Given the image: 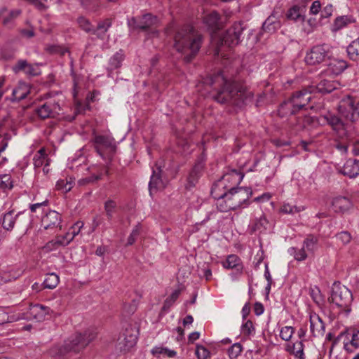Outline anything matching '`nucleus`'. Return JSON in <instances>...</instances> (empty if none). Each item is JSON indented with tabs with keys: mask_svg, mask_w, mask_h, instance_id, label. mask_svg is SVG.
Instances as JSON below:
<instances>
[{
	"mask_svg": "<svg viewBox=\"0 0 359 359\" xmlns=\"http://www.w3.org/2000/svg\"><path fill=\"white\" fill-rule=\"evenodd\" d=\"M226 18L222 16L217 11H213L206 13L203 17V22L212 32L220 30L224 26Z\"/></svg>",
	"mask_w": 359,
	"mask_h": 359,
	"instance_id": "obj_13",
	"label": "nucleus"
},
{
	"mask_svg": "<svg viewBox=\"0 0 359 359\" xmlns=\"http://www.w3.org/2000/svg\"><path fill=\"white\" fill-rule=\"evenodd\" d=\"M61 107L58 101L50 100L35 109L36 114L41 119L55 118L60 114Z\"/></svg>",
	"mask_w": 359,
	"mask_h": 359,
	"instance_id": "obj_12",
	"label": "nucleus"
},
{
	"mask_svg": "<svg viewBox=\"0 0 359 359\" xmlns=\"http://www.w3.org/2000/svg\"><path fill=\"white\" fill-rule=\"evenodd\" d=\"M30 93V87L25 83H19L18 87L13 90L12 102H20L25 99Z\"/></svg>",
	"mask_w": 359,
	"mask_h": 359,
	"instance_id": "obj_24",
	"label": "nucleus"
},
{
	"mask_svg": "<svg viewBox=\"0 0 359 359\" xmlns=\"http://www.w3.org/2000/svg\"><path fill=\"white\" fill-rule=\"evenodd\" d=\"M268 224V221L265 218V217H261L259 219H256L255 222L251 224L250 231L252 233H255L257 231L262 232L263 231L266 229V225Z\"/></svg>",
	"mask_w": 359,
	"mask_h": 359,
	"instance_id": "obj_39",
	"label": "nucleus"
},
{
	"mask_svg": "<svg viewBox=\"0 0 359 359\" xmlns=\"http://www.w3.org/2000/svg\"><path fill=\"white\" fill-rule=\"evenodd\" d=\"M245 29L243 22H235L229 27L222 38V44L229 47L238 45L242 41V34Z\"/></svg>",
	"mask_w": 359,
	"mask_h": 359,
	"instance_id": "obj_10",
	"label": "nucleus"
},
{
	"mask_svg": "<svg viewBox=\"0 0 359 359\" xmlns=\"http://www.w3.org/2000/svg\"><path fill=\"white\" fill-rule=\"evenodd\" d=\"M175 32L174 48L184 55V61L190 62L198 53L203 43V35L191 25H184L175 27V22H172L165 28V32L169 34Z\"/></svg>",
	"mask_w": 359,
	"mask_h": 359,
	"instance_id": "obj_2",
	"label": "nucleus"
},
{
	"mask_svg": "<svg viewBox=\"0 0 359 359\" xmlns=\"http://www.w3.org/2000/svg\"><path fill=\"white\" fill-rule=\"evenodd\" d=\"M205 82L212 86L215 92L212 98L218 103L241 107L252 99L253 94L245 85L228 79L223 72L211 76Z\"/></svg>",
	"mask_w": 359,
	"mask_h": 359,
	"instance_id": "obj_1",
	"label": "nucleus"
},
{
	"mask_svg": "<svg viewBox=\"0 0 359 359\" xmlns=\"http://www.w3.org/2000/svg\"><path fill=\"white\" fill-rule=\"evenodd\" d=\"M83 222L81 221H78L70 228L68 232H69L72 237L74 238L80 233L81 229L83 228Z\"/></svg>",
	"mask_w": 359,
	"mask_h": 359,
	"instance_id": "obj_55",
	"label": "nucleus"
},
{
	"mask_svg": "<svg viewBox=\"0 0 359 359\" xmlns=\"http://www.w3.org/2000/svg\"><path fill=\"white\" fill-rule=\"evenodd\" d=\"M57 241V238H55L54 240L48 242L43 247L44 250H46L48 252H50L57 249L59 247H60V245H59V243Z\"/></svg>",
	"mask_w": 359,
	"mask_h": 359,
	"instance_id": "obj_60",
	"label": "nucleus"
},
{
	"mask_svg": "<svg viewBox=\"0 0 359 359\" xmlns=\"http://www.w3.org/2000/svg\"><path fill=\"white\" fill-rule=\"evenodd\" d=\"M196 355L198 359H208L210 358V351L203 346L197 345Z\"/></svg>",
	"mask_w": 359,
	"mask_h": 359,
	"instance_id": "obj_53",
	"label": "nucleus"
},
{
	"mask_svg": "<svg viewBox=\"0 0 359 359\" xmlns=\"http://www.w3.org/2000/svg\"><path fill=\"white\" fill-rule=\"evenodd\" d=\"M252 194V191L248 187H233L224 192V196L228 198L233 209L241 208L247 202Z\"/></svg>",
	"mask_w": 359,
	"mask_h": 359,
	"instance_id": "obj_8",
	"label": "nucleus"
},
{
	"mask_svg": "<svg viewBox=\"0 0 359 359\" xmlns=\"http://www.w3.org/2000/svg\"><path fill=\"white\" fill-rule=\"evenodd\" d=\"M76 22L79 27L86 33H92L93 30V25L90 20L83 16L77 18Z\"/></svg>",
	"mask_w": 359,
	"mask_h": 359,
	"instance_id": "obj_44",
	"label": "nucleus"
},
{
	"mask_svg": "<svg viewBox=\"0 0 359 359\" xmlns=\"http://www.w3.org/2000/svg\"><path fill=\"white\" fill-rule=\"evenodd\" d=\"M304 210V208L303 206H296V205H292L289 203L284 204L280 209V211L283 213L286 214H294L296 212H299Z\"/></svg>",
	"mask_w": 359,
	"mask_h": 359,
	"instance_id": "obj_48",
	"label": "nucleus"
},
{
	"mask_svg": "<svg viewBox=\"0 0 359 359\" xmlns=\"http://www.w3.org/2000/svg\"><path fill=\"white\" fill-rule=\"evenodd\" d=\"M130 23L135 29L146 31L158 27L160 21L156 15L151 13H146L140 17L133 18Z\"/></svg>",
	"mask_w": 359,
	"mask_h": 359,
	"instance_id": "obj_11",
	"label": "nucleus"
},
{
	"mask_svg": "<svg viewBox=\"0 0 359 359\" xmlns=\"http://www.w3.org/2000/svg\"><path fill=\"white\" fill-rule=\"evenodd\" d=\"M346 51L351 60H359V37L348 46Z\"/></svg>",
	"mask_w": 359,
	"mask_h": 359,
	"instance_id": "obj_36",
	"label": "nucleus"
},
{
	"mask_svg": "<svg viewBox=\"0 0 359 359\" xmlns=\"http://www.w3.org/2000/svg\"><path fill=\"white\" fill-rule=\"evenodd\" d=\"M51 309L42 304H31L27 313V318L34 319L36 321H42L45 319L46 315L50 313Z\"/></svg>",
	"mask_w": 359,
	"mask_h": 359,
	"instance_id": "obj_19",
	"label": "nucleus"
},
{
	"mask_svg": "<svg viewBox=\"0 0 359 359\" xmlns=\"http://www.w3.org/2000/svg\"><path fill=\"white\" fill-rule=\"evenodd\" d=\"M293 355L298 359H305L304 348V346L302 341H297L292 346Z\"/></svg>",
	"mask_w": 359,
	"mask_h": 359,
	"instance_id": "obj_45",
	"label": "nucleus"
},
{
	"mask_svg": "<svg viewBox=\"0 0 359 359\" xmlns=\"http://www.w3.org/2000/svg\"><path fill=\"white\" fill-rule=\"evenodd\" d=\"M203 170V165L201 163L196 164L194 167L191 170L188 178H187V184L186 187L187 189H191L196 184L198 181V179L201 176V172Z\"/></svg>",
	"mask_w": 359,
	"mask_h": 359,
	"instance_id": "obj_26",
	"label": "nucleus"
},
{
	"mask_svg": "<svg viewBox=\"0 0 359 359\" xmlns=\"http://www.w3.org/2000/svg\"><path fill=\"white\" fill-rule=\"evenodd\" d=\"M302 9L297 6L292 7L287 12V18L294 22H304L305 16L302 15Z\"/></svg>",
	"mask_w": 359,
	"mask_h": 359,
	"instance_id": "obj_37",
	"label": "nucleus"
},
{
	"mask_svg": "<svg viewBox=\"0 0 359 359\" xmlns=\"http://www.w3.org/2000/svg\"><path fill=\"white\" fill-rule=\"evenodd\" d=\"M337 238L341 241L344 244H347L351 239V236L348 231H341L337 234Z\"/></svg>",
	"mask_w": 359,
	"mask_h": 359,
	"instance_id": "obj_58",
	"label": "nucleus"
},
{
	"mask_svg": "<svg viewBox=\"0 0 359 359\" xmlns=\"http://www.w3.org/2000/svg\"><path fill=\"white\" fill-rule=\"evenodd\" d=\"M334 147L341 153H346L348 149V143L346 140L341 142H336L334 144Z\"/></svg>",
	"mask_w": 359,
	"mask_h": 359,
	"instance_id": "obj_63",
	"label": "nucleus"
},
{
	"mask_svg": "<svg viewBox=\"0 0 359 359\" xmlns=\"http://www.w3.org/2000/svg\"><path fill=\"white\" fill-rule=\"evenodd\" d=\"M123 311L127 315H131L135 313L137 309V303L135 300H133L130 303L124 304L123 307Z\"/></svg>",
	"mask_w": 359,
	"mask_h": 359,
	"instance_id": "obj_56",
	"label": "nucleus"
},
{
	"mask_svg": "<svg viewBox=\"0 0 359 359\" xmlns=\"http://www.w3.org/2000/svg\"><path fill=\"white\" fill-rule=\"evenodd\" d=\"M318 239L313 235H309L304 240L302 246L306 250L308 255H313L315 251L318 249Z\"/></svg>",
	"mask_w": 359,
	"mask_h": 359,
	"instance_id": "obj_30",
	"label": "nucleus"
},
{
	"mask_svg": "<svg viewBox=\"0 0 359 359\" xmlns=\"http://www.w3.org/2000/svg\"><path fill=\"white\" fill-rule=\"evenodd\" d=\"M59 276L55 273H48L43 281V286L46 289H54L59 284Z\"/></svg>",
	"mask_w": 359,
	"mask_h": 359,
	"instance_id": "obj_40",
	"label": "nucleus"
},
{
	"mask_svg": "<svg viewBox=\"0 0 359 359\" xmlns=\"http://www.w3.org/2000/svg\"><path fill=\"white\" fill-rule=\"evenodd\" d=\"M339 173L353 179L359 176V159L349 158L342 167L337 168Z\"/></svg>",
	"mask_w": 359,
	"mask_h": 359,
	"instance_id": "obj_17",
	"label": "nucleus"
},
{
	"mask_svg": "<svg viewBox=\"0 0 359 359\" xmlns=\"http://www.w3.org/2000/svg\"><path fill=\"white\" fill-rule=\"evenodd\" d=\"M222 266L225 269L235 270V272L231 274L233 280H236L243 273V264L240 258L235 255H229L226 259L222 262Z\"/></svg>",
	"mask_w": 359,
	"mask_h": 359,
	"instance_id": "obj_18",
	"label": "nucleus"
},
{
	"mask_svg": "<svg viewBox=\"0 0 359 359\" xmlns=\"http://www.w3.org/2000/svg\"><path fill=\"white\" fill-rule=\"evenodd\" d=\"M241 332L245 336H250L255 332V327L251 320H248L241 327Z\"/></svg>",
	"mask_w": 359,
	"mask_h": 359,
	"instance_id": "obj_52",
	"label": "nucleus"
},
{
	"mask_svg": "<svg viewBox=\"0 0 359 359\" xmlns=\"http://www.w3.org/2000/svg\"><path fill=\"white\" fill-rule=\"evenodd\" d=\"M330 53V47L328 44L316 45L307 51L304 61L309 65H316L329 59Z\"/></svg>",
	"mask_w": 359,
	"mask_h": 359,
	"instance_id": "obj_5",
	"label": "nucleus"
},
{
	"mask_svg": "<svg viewBox=\"0 0 359 359\" xmlns=\"http://www.w3.org/2000/svg\"><path fill=\"white\" fill-rule=\"evenodd\" d=\"M13 186V181L10 175L5 174L0 176V189L3 190L11 189Z\"/></svg>",
	"mask_w": 359,
	"mask_h": 359,
	"instance_id": "obj_47",
	"label": "nucleus"
},
{
	"mask_svg": "<svg viewBox=\"0 0 359 359\" xmlns=\"http://www.w3.org/2000/svg\"><path fill=\"white\" fill-rule=\"evenodd\" d=\"M117 204L116 203L111 199L105 201L104 205V208L106 212V215L109 220H111L113 217L114 213L116 209Z\"/></svg>",
	"mask_w": 359,
	"mask_h": 359,
	"instance_id": "obj_43",
	"label": "nucleus"
},
{
	"mask_svg": "<svg viewBox=\"0 0 359 359\" xmlns=\"http://www.w3.org/2000/svg\"><path fill=\"white\" fill-rule=\"evenodd\" d=\"M57 239V243L60 246H66L74 238L72 237L69 232L66 233L65 235L58 236L56 237Z\"/></svg>",
	"mask_w": 359,
	"mask_h": 359,
	"instance_id": "obj_54",
	"label": "nucleus"
},
{
	"mask_svg": "<svg viewBox=\"0 0 359 359\" xmlns=\"http://www.w3.org/2000/svg\"><path fill=\"white\" fill-rule=\"evenodd\" d=\"M332 207L337 212H344L353 205L351 200L345 196H337L332 200Z\"/></svg>",
	"mask_w": 359,
	"mask_h": 359,
	"instance_id": "obj_22",
	"label": "nucleus"
},
{
	"mask_svg": "<svg viewBox=\"0 0 359 359\" xmlns=\"http://www.w3.org/2000/svg\"><path fill=\"white\" fill-rule=\"evenodd\" d=\"M162 169L161 165L156 163L155 168H152V175L149 183V190L151 195L153 192L157 191L165 187V184L161 178Z\"/></svg>",
	"mask_w": 359,
	"mask_h": 359,
	"instance_id": "obj_16",
	"label": "nucleus"
},
{
	"mask_svg": "<svg viewBox=\"0 0 359 359\" xmlns=\"http://www.w3.org/2000/svg\"><path fill=\"white\" fill-rule=\"evenodd\" d=\"M137 331L133 328H126L121 333L116 343V350L121 353H126L135 346L137 340Z\"/></svg>",
	"mask_w": 359,
	"mask_h": 359,
	"instance_id": "obj_9",
	"label": "nucleus"
},
{
	"mask_svg": "<svg viewBox=\"0 0 359 359\" xmlns=\"http://www.w3.org/2000/svg\"><path fill=\"white\" fill-rule=\"evenodd\" d=\"M217 208L222 212H226L229 210H234L233 206L231 205L230 201L224 196V193L217 197L216 203Z\"/></svg>",
	"mask_w": 359,
	"mask_h": 359,
	"instance_id": "obj_35",
	"label": "nucleus"
},
{
	"mask_svg": "<svg viewBox=\"0 0 359 359\" xmlns=\"http://www.w3.org/2000/svg\"><path fill=\"white\" fill-rule=\"evenodd\" d=\"M329 300L339 308L346 309L351 304L353 296L345 285L334 284Z\"/></svg>",
	"mask_w": 359,
	"mask_h": 359,
	"instance_id": "obj_6",
	"label": "nucleus"
},
{
	"mask_svg": "<svg viewBox=\"0 0 359 359\" xmlns=\"http://www.w3.org/2000/svg\"><path fill=\"white\" fill-rule=\"evenodd\" d=\"M111 20L107 18L102 21L99 22L97 27L95 29L93 28V30L92 31L91 34L96 35L98 39L103 40L104 39L106 33L107 32L108 29L111 27Z\"/></svg>",
	"mask_w": 359,
	"mask_h": 359,
	"instance_id": "obj_27",
	"label": "nucleus"
},
{
	"mask_svg": "<svg viewBox=\"0 0 359 359\" xmlns=\"http://www.w3.org/2000/svg\"><path fill=\"white\" fill-rule=\"evenodd\" d=\"M46 154L43 150L41 149L34 157V165L36 168H41L44 165L45 163H48V160L46 158Z\"/></svg>",
	"mask_w": 359,
	"mask_h": 359,
	"instance_id": "obj_46",
	"label": "nucleus"
},
{
	"mask_svg": "<svg viewBox=\"0 0 359 359\" xmlns=\"http://www.w3.org/2000/svg\"><path fill=\"white\" fill-rule=\"evenodd\" d=\"M123 60V50H120L119 51L116 52L112 57H110L107 67L108 72H111L113 70L119 68L121 66Z\"/></svg>",
	"mask_w": 359,
	"mask_h": 359,
	"instance_id": "obj_29",
	"label": "nucleus"
},
{
	"mask_svg": "<svg viewBox=\"0 0 359 359\" xmlns=\"http://www.w3.org/2000/svg\"><path fill=\"white\" fill-rule=\"evenodd\" d=\"M299 111L295 107L292 102L288 98L283 102L278 108V112L280 117H286L290 115H294Z\"/></svg>",
	"mask_w": 359,
	"mask_h": 359,
	"instance_id": "obj_25",
	"label": "nucleus"
},
{
	"mask_svg": "<svg viewBox=\"0 0 359 359\" xmlns=\"http://www.w3.org/2000/svg\"><path fill=\"white\" fill-rule=\"evenodd\" d=\"M339 83L329 80H322L316 86H310L313 92L317 91L320 93H330L337 88Z\"/></svg>",
	"mask_w": 359,
	"mask_h": 359,
	"instance_id": "obj_23",
	"label": "nucleus"
},
{
	"mask_svg": "<svg viewBox=\"0 0 359 359\" xmlns=\"http://www.w3.org/2000/svg\"><path fill=\"white\" fill-rule=\"evenodd\" d=\"M310 330L315 337L323 336L325 331V323L318 316H310Z\"/></svg>",
	"mask_w": 359,
	"mask_h": 359,
	"instance_id": "obj_21",
	"label": "nucleus"
},
{
	"mask_svg": "<svg viewBox=\"0 0 359 359\" xmlns=\"http://www.w3.org/2000/svg\"><path fill=\"white\" fill-rule=\"evenodd\" d=\"M312 93L313 91L310 88L309 89H302L293 93L289 99L292 102L298 111H300L311 101Z\"/></svg>",
	"mask_w": 359,
	"mask_h": 359,
	"instance_id": "obj_14",
	"label": "nucleus"
},
{
	"mask_svg": "<svg viewBox=\"0 0 359 359\" xmlns=\"http://www.w3.org/2000/svg\"><path fill=\"white\" fill-rule=\"evenodd\" d=\"M20 14V11L19 10L8 11L6 8H2L0 11V17L3 18L2 22L6 26L11 24L13 20L18 17Z\"/></svg>",
	"mask_w": 359,
	"mask_h": 359,
	"instance_id": "obj_31",
	"label": "nucleus"
},
{
	"mask_svg": "<svg viewBox=\"0 0 359 359\" xmlns=\"http://www.w3.org/2000/svg\"><path fill=\"white\" fill-rule=\"evenodd\" d=\"M243 348L241 344L235 343L228 349V355L231 359L236 358L242 352Z\"/></svg>",
	"mask_w": 359,
	"mask_h": 359,
	"instance_id": "obj_49",
	"label": "nucleus"
},
{
	"mask_svg": "<svg viewBox=\"0 0 359 359\" xmlns=\"http://www.w3.org/2000/svg\"><path fill=\"white\" fill-rule=\"evenodd\" d=\"M347 67V63L342 60H334L329 64L328 71L335 75L343 72Z\"/></svg>",
	"mask_w": 359,
	"mask_h": 359,
	"instance_id": "obj_33",
	"label": "nucleus"
},
{
	"mask_svg": "<svg viewBox=\"0 0 359 359\" xmlns=\"http://www.w3.org/2000/svg\"><path fill=\"white\" fill-rule=\"evenodd\" d=\"M180 293V292L179 290L173 291L170 296L165 299L163 306V309H165L166 304H168V303L172 302V304H173L175 302V300L178 298Z\"/></svg>",
	"mask_w": 359,
	"mask_h": 359,
	"instance_id": "obj_61",
	"label": "nucleus"
},
{
	"mask_svg": "<svg viewBox=\"0 0 359 359\" xmlns=\"http://www.w3.org/2000/svg\"><path fill=\"white\" fill-rule=\"evenodd\" d=\"M327 123L339 135H346V123L334 113L327 112L323 116Z\"/></svg>",
	"mask_w": 359,
	"mask_h": 359,
	"instance_id": "obj_15",
	"label": "nucleus"
},
{
	"mask_svg": "<svg viewBox=\"0 0 359 359\" xmlns=\"http://www.w3.org/2000/svg\"><path fill=\"white\" fill-rule=\"evenodd\" d=\"M97 152L104 159L111 161L116 151V144L112 138L106 135H97L94 138Z\"/></svg>",
	"mask_w": 359,
	"mask_h": 359,
	"instance_id": "obj_7",
	"label": "nucleus"
},
{
	"mask_svg": "<svg viewBox=\"0 0 359 359\" xmlns=\"http://www.w3.org/2000/svg\"><path fill=\"white\" fill-rule=\"evenodd\" d=\"M96 337V333L87 330L83 334H78L65 341L62 346H55L51 351L53 355H63L69 352L78 353L88 346Z\"/></svg>",
	"mask_w": 359,
	"mask_h": 359,
	"instance_id": "obj_3",
	"label": "nucleus"
},
{
	"mask_svg": "<svg viewBox=\"0 0 359 359\" xmlns=\"http://www.w3.org/2000/svg\"><path fill=\"white\" fill-rule=\"evenodd\" d=\"M321 8V4L320 1H314L311 7H310V13L313 15L318 14Z\"/></svg>",
	"mask_w": 359,
	"mask_h": 359,
	"instance_id": "obj_64",
	"label": "nucleus"
},
{
	"mask_svg": "<svg viewBox=\"0 0 359 359\" xmlns=\"http://www.w3.org/2000/svg\"><path fill=\"white\" fill-rule=\"evenodd\" d=\"M353 22L351 17L347 15H342L337 17L332 26V31L333 32H337V31L341 29L342 28L347 26L348 24Z\"/></svg>",
	"mask_w": 359,
	"mask_h": 359,
	"instance_id": "obj_34",
	"label": "nucleus"
},
{
	"mask_svg": "<svg viewBox=\"0 0 359 359\" xmlns=\"http://www.w3.org/2000/svg\"><path fill=\"white\" fill-rule=\"evenodd\" d=\"M20 214H17L15 216H13V210L5 213L1 222L2 227L7 231L12 230L14 227L16 218Z\"/></svg>",
	"mask_w": 359,
	"mask_h": 359,
	"instance_id": "obj_32",
	"label": "nucleus"
},
{
	"mask_svg": "<svg viewBox=\"0 0 359 359\" xmlns=\"http://www.w3.org/2000/svg\"><path fill=\"white\" fill-rule=\"evenodd\" d=\"M294 334V328L291 326L282 327L280 332V337L283 340L289 341Z\"/></svg>",
	"mask_w": 359,
	"mask_h": 359,
	"instance_id": "obj_50",
	"label": "nucleus"
},
{
	"mask_svg": "<svg viewBox=\"0 0 359 359\" xmlns=\"http://www.w3.org/2000/svg\"><path fill=\"white\" fill-rule=\"evenodd\" d=\"M337 109L341 116L346 121L355 122L359 119V99L346 95L340 100Z\"/></svg>",
	"mask_w": 359,
	"mask_h": 359,
	"instance_id": "obj_4",
	"label": "nucleus"
},
{
	"mask_svg": "<svg viewBox=\"0 0 359 359\" xmlns=\"http://www.w3.org/2000/svg\"><path fill=\"white\" fill-rule=\"evenodd\" d=\"M27 65V61L25 60H20L13 67V70L15 73H18L20 72H25L26 69Z\"/></svg>",
	"mask_w": 359,
	"mask_h": 359,
	"instance_id": "obj_57",
	"label": "nucleus"
},
{
	"mask_svg": "<svg viewBox=\"0 0 359 359\" xmlns=\"http://www.w3.org/2000/svg\"><path fill=\"white\" fill-rule=\"evenodd\" d=\"M60 222L61 216L55 210H50L41 219V225L45 229L57 227Z\"/></svg>",
	"mask_w": 359,
	"mask_h": 359,
	"instance_id": "obj_20",
	"label": "nucleus"
},
{
	"mask_svg": "<svg viewBox=\"0 0 359 359\" xmlns=\"http://www.w3.org/2000/svg\"><path fill=\"white\" fill-rule=\"evenodd\" d=\"M279 27L280 22L276 21V18L273 15L269 16L262 25V29L269 32H274Z\"/></svg>",
	"mask_w": 359,
	"mask_h": 359,
	"instance_id": "obj_41",
	"label": "nucleus"
},
{
	"mask_svg": "<svg viewBox=\"0 0 359 359\" xmlns=\"http://www.w3.org/2000/svg\"><path fill=\"white\" fill-rule=\"evenodd\" d=\"M102 175H103L102 171H100L97 174L94 173V174H92L89 177H86L80 179L78 181V185L79 186H86L88 184H93V183L97 182V180H100L102 178Z\"/></svg>",
	"mask_w": 359,
	"mask_h": 359,
	"instance_id": "obj_42",
	"label": "nucleus"
},
{
	"mask_svg": "<svg viewBox=\"0 0 359 359\" xmlns=\"http://www.w3.org/2000/svg\"><path fill=\"white\" fill-rule=\"evenodd\" d=\"M139 233H140V228L138 226H136L135 228L132 231L131 233L130 234V236L128 238L127 245H133L135 243L136 238L139 235Z\"/></svg>",
	"mask_w": 359,
	"mask_h": 359,
	"instance_id": "obj_59",
	"label": "nucleus"
},
{
	"mask_svg": "<svg viewBox=\"0 0 359 359\" xmlns=\"http://www.w3.org/2000/svg\"><path fill=\"white\" fill-rule=\"evenodd\" d=\"M333 11H334V9H333V6L332 4L327 5L321 11V18H327L330 17L333 13Z\"/></svg>",
	"mask_w": 359,
	"mask_h": 359,
	"instance_id": "obj_62",
	"label": "nucleus"
},
{
	"mask_svg": "<svg viewBox=\"0 0 359 359\" xmlns=\"http://www.w3.org/2000/svg\"><path fill=\"white\" fill-rule=\"evenodd\" d=\"M288 252L297 262L304 261L309 256L303 246L301 248L291 247L288 249Z\"/></svg>",
	"mask_w": 359,
	"mask_h": 359,
	"instance_id": "obj_38",
	"label": "nucleus"
},
{
	"mask_svg": "<svg viewBox=\"0 0 359 359\" xmlns=\"http://www.w3.org/2000/svg\"><path fill=\"white\" fill-rule=\"evenodd\" d=\"M359 348V330H353L351 334V339L344 342V349L348 353H353Z\"/></svg>",
	"mask_w": 359,
	"mask_h": 359,
	"instance_id": "obj_28",
	"label": "nucleus"
},
{
	"mask_svg": "<svg viewBox=\"0 0 359 359\" xmlns=\"http://www.w3.org/2000/svg\"><path fill=\"white\" fill-rule=\"evenodd\" d=\"M310 295L313 300L317 304H322L323 299L320 289L315 286L310 289Z\"/></svg>",
	"mask_w": 359,
	"mask_h": 359,
	"instance_id": "obj_51",
	"label": "nucleus"
}]
</instances>
